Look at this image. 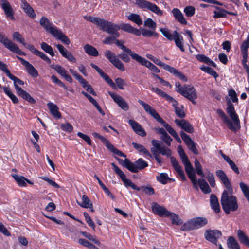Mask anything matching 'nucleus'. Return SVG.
Masks as SVG:
<instances>
[{
    "label": "nucleus",
    "mask_w": 249,
    "mask_h": 249,
    "mask_svg": "<svg viewBox=\"0 0 249 249\" xmlns=\"http://www.w3.org/2000/svg\"><path fill=\"white\" fill-rule=\"evenodd\" d=\"M233 193V188H231V192L226 189L222 194L221 204L223 211L227 214H229L231 211H236L238 208L237 198L232 195Z\"/></svg>",
    "instance_id": "1"
},
{
    "label": "nucleus",
    "mask_w": 249,
    "mask_h": 249,
    "mask_svg": "<svg viewBox=\"0 0 249 249\" xmlns=\"http://www.w3.org/2000/svg\"><path fill=\"white\" fill-rule=\"evenodd\" d=\"M108 28V34L110 35H115L117 37L120 36V34L118 31L120 29L137 36L141 35V31L133 27L129 24L121 23L117 25L110 21Z\"/></svg>",
    "instance_id": "2"
},
{
    "label": "nucleus",
    "mask_w": 249,
    "mask_h": 249,
    "mask_svg": "<svg viewBox=\"0 0 249 249\" xmlns=\"http://www.w3.org/2000/svg\"><path fill=\"white\" fill-rule=\"evenodd\" d=\"M175 86L177 88L176 90L177 92L188 99L194 105L196 104L195 100L197 98V95L196 91L193 86L185 85L183 89L179 82H176Z\"/></svg>",
    "instance_id": "3"
},
{
    "label": "nucleus",
    "mask_w": 249,
    "mask_h": 249,
    "mask_svg": "<svg viewBox=\"0 0 249 249\" xmlns=\"http://www.w3.org/2000/svg\"><path fill=\"white\" fill-rule=\"evenodd\" d=\"M208 223L207 219L204 217H196L189 220L181 227L182 231H192L204 227Z\"/></svg>",
    "instance_id": "4"
},
{
    "label": "nucleus",
    "mask_w": 249,
    "mask_h": 249,
    "mask_svg": "<svg viewBox=\"0 0 249 249\" xmlns=\"http://www.w3.org/2000/svg\"><path fill=\"white\" fill-rule=\"evenodd\" d=\"M124 166L126 168L133 173H137L139 170L143 169L148 166V163L142 159L140 158L134 163L131 162L128 159L124 160Z\"/></svg>",
    "instance_id": "5"
},
{
    "label": "nucleus",
    "mask_w": 249,
    "mask_h": 249,
    "mask_svg": "<svg viewBox=\"0 0 249 249\" xmlns=\"http://www.w3.org/2000/svg\"><path fill=\"white\" fill-rule=\"evenodd\" d=\"M84 18L86 20L96 24L101 30L108 33L110 21L98 17H93L91 16H85Z\"/></svg>",
    "instance_id": "6"
},
{
    "label": "nucleus",
    "mask_w": 249,
    "mask_h": 249,
    "mask_svg": "<svg viewBox=\"0 0 249 249\" xmlns=\"http://www.w3.org/2000/svg\"><path fill=\"white\" fill-rule=\"evenodd\" d=\"M182 161L185 166V172L193 184V187L198 190V187H197V179L195 172L188 158L182 160Z\"/></svg>",
    "instance_id": "7"
},
{
    "label": "nucleus",
    "mask_w": 249,
    "mask_h": 249,
    "mask_svg": "<svg viewBox=\"0 0 249 249\" xmlns=\"http://www.w3.org/2000/svg\"><path fill=\"white\" fill-rule=\"evenodd\" d=\"M111 165L113 167L114 171L120 177L125 186H130L132 189L137 191L140 190V187L133 183L130 179L126 178L124 173L114 163H112Z\"/></svg>",
    "instance_id": "8"
},
{
    "label": "nucleus",
    "mask_w": 249,
    "mask_h": 249,
    "mask_svg": "<svg viewBox=\"0 0 249 249\" xmlns=\"http://www.w3.org/2000/svg\"><path fill=\"white\" fill-rule=\"evenodd\" d=\"M157 65L163 67V68L173 74L175 76L178 78L180 80L186 82L188 80L187 78L181 72L178 71L175 68L167 65L161 61L159 60V62L157 64Z\"/></svg>",
    "instance_id": "9"
},
{
    "label": "nucleus",
    "mask_w": 249,
    "mask_h": 249,
    "mask_svg": "<svg viewBox=\"0 0 249 249\" xmlns=\"http://www.w3.org/2000/svg\"><path fill=\"white\" fill-rule=\"evenodd\" d=\"M222 236L221 232L218 230L207 229L205 231L204 237L205 239L214 244L217 245V240Z\"/></svg>",
    "instance_id": "10"
},
{
    "label": "nucleus",
    "mask_w": 249,
    "mask_h": 249,
    "mask_svg": "<svg viewBox=\"0 0 249 249\" xmlns=\"http://www.w3.org/2000/svg\"><path fill=\"white\" fill-rule=\"evenodd\" d=\"M180 136L184 141L189 149L195 155H198L199 152L196 147V143H195L191 138L183 131L180 132Z\"/></svg>",
    "instance_id": "11"
},
{
    "label": "nucleus",
    "mask_w": 249,
    "mask_h": 249,
    "mask_svg": "<svg viewBox=\"0 0 249 249\" xmlns=\"http://www.w3.org/2000/svg\"><path fill=\"white\" fill-rule=\"evenodd\" d=\"M108 94L122 109L124 111L129 109L128 104L121 96L112 92H108Z\"/></svg>",
    "instance_id": "12"
},
{
    "label": "nucleus",
    "mask_w": 249,
    "mask_h": 249,
    "mask_svg": "<svg viewBox=\"0 0 249 249\" xmlns=\"http://www.w3.org/2000/svg\"><path fill=\"white\" fill-rule=\"evenodd\" d=\"M16 57L21 62L22 64L25 67L27 72L30 75L33 77H36L38 76L37 70L28 61L18 56H16Z\"/></svg>",
    "instance_id": "13"
},
{
    "label": "nucleus",
    "mask_w": 249,
    "mask_h": 249,
    "mask_svg": "<svg viewBox=\"0 0 249 249\" xmlns=\"http://www.w3.org/2000/svg\"><path fill=\"white\" fill-rule=\"evenodd\" d=\"M216 175L218 178L221 181L226 189L228 191H231V183L225 172L222 170H217L216 172Z\"/></svg>",
    "instance_id": "14"
},
{
    "label": "nucleus",
    "mask_w": 249,
    "mask_h": 249,
    "mask_svg": "<svg viewBox=\"0 0 249 249\" xmlns=\"http://www.w3.org/2000/svg\"><path fill=\"white\" fill-rule=\"evenodd\" d=\"M99 139L105 145L108 149L111 151L114 154L121 157L125 158L126 157V155L125 154L119 150L118 149L116 148L107 139L104 138L103 136L101 135Z\"/></svg>",
    "instance_id": "15"
},
{
    "label": "nucleus",
    "mask_w": 249,
    "mask_h": 249,
    "mask_svg": "<svg viewBox=\"0 0 249 249\" xmlns=\"http://www.w3.org/2000/svg\"><path fill=\"white\" fill-rule=\"evenodd\" d=\"M40 24L47 32L53 35L56 31V28L52 25L50 20L45 17H42L40 20Z\"/></svg>",
    "instance_id": "16"
},
{
    "label": "nucleus",
    "mask_w": 249,
    "mask_h": 249,
    "mask_svg": "<svg viewBox=\"0 0 249 249\" xmlns=\"http://www.w3.org/2000/svg\"><path fill=\"white\" fill-rule=\"evenodd\" d=\"M152 212L159 216H167L169 213V211L164 207L161 206L156 202H153L151 206Z\"/></svg>",
    "instance_id": "17"
},
{
    "label": "nucleus",
    "mask_w": 249,
    "mask_h": 249,
    "mask_svg": "<svg viewBox=\"0 0 249 249\" xmlns=\"http://www.w3.org/2000/svg\"><path fill=\"white\" fill-rule=\"evenodd\" d=\"M176 124L180 127L182 129L188 133H193L194 131V128L191 124L187 121L182 119L178 120L176 119L175 121Z\"/></svg>",
    "instance_id": "18"
},
{
    "label": "nucleus",
    "mask_w": 249,
    "mask_h": 249,
    "mask_svg": "<svg viewBox=\"0 0 249 249\" xmlns=\"http://www.w3.org/2000/svg\"><path fill=\"white\" fill-rule=\"evenodd\" d=\"M151 143L162 155H165L167 157L171 156L172 152L170 149L164 146H161L158 140H152Z\"/></svg>",
    "instance_id": "19"
},
{
    "label": "nucleus",
    "mask_w": 249,
    "mask_h": 249,
    "mask_svg": "<svg viewBox=\"0 0 249 249\" xmlns=\"http://www.w3.org/2000/svg\"><path fill=\"white\" fill-rule=\"evenodd\" d=\"M217 113L221 117L223 122L228 128L231 131H235L236 129L233 127L232 122L228 118L221 109L217 110Z\"/></svg>",
    "instance_id": "20"
},
{
    "label": "nucleus",
    "mask_w": 249,
    "mask_h": 249,
    "mask_svg": "<svg viewBox=\"0 0 249 249\" xmlns=\"http://www.w3.org/2000/svg\"><path fill=\"white\" fill-rule=\"evenodd\" d=\"M0 5L6 16L11 19H14L13 11L8 1L6 0H0Z\"/></svg>",
    "instance_id": "21"
},
{
    "label": "nucleus",
    "mask_w": 249,
    "mask_h": 249,
    "mask_svg": "<svg viewBox=\"0 0 249 249\" xmlns=\"http://www.w3.org/2000/svg\"><path fill=\"white\" fill-rule=\"evenodd\" d=\"M129 124L132 127L133 130L139 135L143 137L146 136V133L141 125L136 121L133 120H129Z\"/></svg>",
    "instance_id": "22"
},
{
    "label": "nucleus",
    "mask_w": 249,
    "mask_h": 249,
    "mask_svg": "<svg viewBox=\"0 0 249 249\" xmlns=\"http://www.w3.org/2000/svg\"><path fill=\"white\" fill-rule=\"evenodd\" d=\"M170 160L172 165L175 170L178 174V175L183 180H185L186 178L184 171L182 169L177 160L173 157H171L170 158Z\"/></svg>",
    "instance_id": "23"
},
{
    "label": "nucleus",
    "mask_w": 249,
    "mask_h": 249,
    "mask_svg": "<svg viewBox=\"0 0 249 249\" xmlns=\"http://www.w3.org/2000/svg\"><path fill=\"white\" fill-rule=\"evenodd\" d=\"M29 50L36 55L40 57L42 60L46 61L47 63H51V59L48 58L47 56L45 55L43 53L36 49L33 45H32V46H29Z\"/></svg>",
    "instance_id": "24"
},
{
    "label": "nucleus",
    "mask_w": 249,
    "mask_h": 249,
    "mask_svg": "<svg viewBox=\"0 0 249 249\" xmlns=\"http://www.w3.org/2000/svg\"><path fill=\"white\" fill-rule=\"evenodd\" d=\"M174 39L175 40L176 45L179 48L182 52H184L183 47V38L182 36L180 35L177 31L174 32Z\"/></svg>",
    "instance_id": "25"
},
{
    "label": "nucleus",
    "mask_w": 249,
    "mask_h": 249,
    "mask_svg": "<svg viewBox=\"0 0 249 249\" xmlns=\"http://www.w3.org/2000/svg\"><path fill=\"white\" fill-rule=\"evenodd\" d=\"M21 7L23 9L24 12L30 17L35 18L36 17V15L34 12V9L25 0H21Z\"/></svg>",
    "instance_id": "26"
},
{
    "label": "nucleus",
    "mask_w": 249,
    "mask_h": 249,
    "mask_svg": "<svg viewBox=\"0 0 249 249\" xmlns=\"http://www.w3.org/2000/svg\"><path fill=\"white\" fill-rule=\"evenodd\" d=\"M19 92H17L18 95L31 104H35L36 100L33 98L27 92L22 88L18 89Z\"/></svg>",
    "instance_id": "27"
},
{
    "label": "nucleus",
    "mask_w": 249,
    "mask_h": 249,
    "mask_svg": "<svg viewBox=\"0 0 249 249\" xmlns=\"http://www.w3.org/2000/svg\"><path fill=\"white\" fill-rule=\"evenodd\" d=\"M132 58L135 60L136 61L140 63L141 65L146 67L149 69H150L151 67L154 65L150 61L142 57V56H141L140 55H138L136 53L133 55Z\"/></svg>",
    "instance_id": "28"
},
{
    "label": "nucleus",
    "mask_w": 249,
    "mask_h": 249,
    "mask_svg": "<svg viewBox=\"0 0 249 249\" xmlns=\"http://www.w3.org/2000/svg\"><path fill=\"white\" fill-rule=\"evenodd\" d=\"M172 13L176 20L182 24L186 25L187 22L183 17L181 12L178 8H175L172 10Z\"/></svg>",
    "instance_id": "29"
},
{
    "label": "nucleus",
    "mask_w": 249,
    "mask_h": 249,
    "mask_svg": "<svg viewBox=\"0 0 249 249\" xmlns=\"http://www.w3.org/2000/svg\"><path fill=\"white\" fill-rule=\"evenodd\" d=\"M210 203L212 208L215 213H218L220 211L218 200L216 195L214 194H212L211 195Z\"/></svg>",
    "instance_id": "30"
},
{
    "label": "nucleus",
    "mask_w": 249,
    "mask_h": 249,
    "mask_svg": "<svg viewBox=\"0 0 249 249\" xmlns=\"http://www.w3.org/2000/svg\"><path fill=\"white\" fill-rule=\"evenodd\" d=\"M47 106L53 116L56 118H61V113L58 110V107L54 104L50 102L47 104Z\"/></svg>",
    "instance_id": "31"
},
{
    "label": "nucleus",
    "mask_w": 249,
    "mask_h": 249,
    "mask_svg": "<svg viewBox=\"0 0 249 249\" xmlns=\"http://www.w3.org/2000/svg\"><path fill=\"white\" fill-rule=\"evenodd\" d=\"M197 184H198L200 189L204 194H208L211 192V188L204 179L199 178L198 180H197Z\"/></svg>",
    "instance_id": "32"
},
{
    "label": "nucleus",
    "mask_w": 249,
    "mask_h": 249,
    "mask_svg": "<svg viewBox=\"0 0 249 249\" xmlns=\"http://www.w3.org/2000/svg\"><path fill=\"white\" fill-rule=\"evenodd\" d=\"M53 36L56 37L58 39L60 40L63 43L69 45L70 40L68 37L64 35L61 31L57 29L54 33L52 35Z\"/></svg>",
    "instance_id": "33"
},
{
    "label": "nucleus",
    "mask_w": 249,
    "mask_h": 249,
    "mask_svg": "<svg viewBox=\"0 0 249 249\" xmlns=\"http://www.w3.org/2000/svg\"><path fill=\"white\" fill-rule=\"evenodd\" d=\"M237 236L240 242L244 245L249 247V238L241 230L237 231Z\"/></svg>",
    "instance_id": "34"
},
{
    "label": "nucleus",
    "mask_w": 249,
    "mask_h": 249,
    "mask_svg": "<svg viewBox=\"0 0 249 249\" xmlns=\"http://www.w3.org/2000/svg\"><path fill=\"white\" fill-rule=\"evenodd\" d=\"M84 50L89 55L97 56L99 55V53L97 49L91 45L89 44L85 45L84 46Z\"/></svg>",
    "instance_id": "35"
},
{
    "label": "nucleus",
    "mask_w": 249,
    "mask_h": 249,
    "mask_svg": "<svg viewBox=\"0 0 249 249\" xmlns=\"http://www.w3.org/2000/svg\"><path fill=\"white\" fill-rule=\"evenodd\" d=\"M229 115L233 121L232 123L233 127L236 129V130L234 132H236L240 128V120L239 119L238 116L236 112H234L233 113H230Z\"/></svg>",
    "instance_id": "36"
},
{
    "label": "nucleus",
    "mask_w": 249,
    "mask_h": 249,
    "mask_svg": "<svg viewBox=\"0 0 249 249\" xmlns=\"http://www.w3.org/2000/svg\"><path fill=\"white\" fill-rule=\"evenodd\" d=\"M196 58L200 62H204L207 65L212 66L214 67H216L214 62L212 61L209 57L203 54H198L196 55Z\"/></svg>",
    "instance_id": "37"
},
{
    "label": "nucleus",
    "mask_w": 249,
    "mask_h": 249,
    "mask_svg": "<svg viewBox=\"0 0 249 249\" xmlns=\"http://www.w3.org/2000/svg\"><path fill=\"white\" fill-rule=\"evenodd\" d=\"M13 39H16L17 41L19 42L26 48L29 49V46H32L31 44H27L25 42L24 39L22 37L21 34L18 32H15L13 34Z\"/></svg>",
    "instance_id": "38"
},
{
    "label": "nucleus",
    "mask_w": 249,
    "mask_h": 249,
    "mask_svg": "<svg viewBox=\"0 0 249 249\" xmlns=\"http://www.w3.org/2000/svg\"><path fill=\"white\" fill-rule=\"evenodd\" d=\"M227 246L229 249H240V246L232 236H230L227 240Z\"/></svg>",
    "instance_id": "39"
},
{
    "label": "nucleus",
    "mask_w": 249,
    "mask_h": 249,
    "mask_svg": "<svg viewBox=\"0 0 249 249\" xmlns=\"http://www.w3.org/2000/svg\"><path fill=\"white\" fill-rule=\"evenodd\" d=\"M82 199V201L81 203L78 202V201L77 202L79 206L85 208H88L89 207H91L92 203L86 195H83Z\"/></svg>",
    "instance_id": "40"
},
{
    "label": "nucleus",
    "mask_w": 249,
    "mask_h": 249,
    "mask_svg": "<svg viewBox=\"0 0 249 249\" xmlns=\"http://www.w3.org/2000/svg\"><path fill=\"white\" fill-rule=\"evenodd\" d=\"M168 215H167L166 217H169L171 219L172 224L177 225L182 224L183 221L179 218L178 215L170 212H169V213H168Z\"/></svg>",
    "instance_id": "41"
},
{
    "label": "nucleus",
    "mask_w": 249,
    "mask_h": 249,
    "mask_svg": "<svg viewBox=\"0 0 249 249\" xmlns=\"http://www.w3.org/2000/svg\"><path fill=\"white\" fill-rule=\"evenodd\" d=\"M132 145L133 147L137 150L139 152L144 153L145 155L148 156L151 158L152 157V155L150 152L142 145L135 142H133Z\"/></svg>",
    "instance_id": "42"
},
{
    "label": "nucleus",
    "mask_w": 249,
    "mask_h": 249,
    "mask_svg": "<svg viewBox=\"0 0 249 249\" xmlns=\"http://www.w3.org/2000/svg\"><path fill=\"white\" fill-rule=\"evenodd\" d=\"M8 77L10 79H11L12 80H13L14 81V86H15V88L17 92H19V90L18 89V88H21L19 87L18 85V84L19 85H23L24 84V82L22 80L19 79L18 78L14 76L12 74H11L10 75H9Z\"/></svg>",
    "instance_id": "43"
},
{
    "label": "nucleus",
    "mask_w": 249,
    "mask_h": 249,
    "mask_svg": "<svg viewBox=\"0 0 249 249\" xmlns=\"http://www.w3.org/2000/svg\"><path fill=\"white\" fill-rule=\"evenodd\" d=\"M116 45L120 47L121 49H122L124 52L128 53L130 56L132 58L133 55L135 54V53L132 52L131 49L127 48L122 43H121V41L119 40H115Z\"/></svg>",
    "instance_id": "44"
},
{
    "label": "nucleus",
    "mask_w": 249,
    "mask_h": 249,
    "mask_svg": "<svg viewBox=\"0 0 249 249\" xmlns=\"http://www.w3.org/2000/svg\"><path fill=\"white\" fill-rule=\"evenodd\" d=\"M215 8L218 10V11H214V15L213 17L214 18H225L226 17L227 11L219 7L215 6Z\"/></svg>",
    "instance_id": "45"
},
{
    "label": "nucleus",
    "mask_w": 249,
    "mask_h": 249,
    "mask_svg": "<svg viewBox=\"0 0 249 249\" xmlns=\"http://www.w3.org/2000/svg\"><path fill=\"white\" fill-rule=\"evenodd\" d=\"M128 19L135 22L138 25L142 24V21L138 14L132 13L128 16Z\"/></svg>",
    "instance_id": "46"
},
{
    "label": "nucleus",
    "mask_w": 249,
    "mask_h": 249,
    "mask_svg": "<svg viewBox=\"0 0 249 249\" xmlns=\"http://www.w3.org/2000/svg\"><path fill=\"white\" fill-rule=\"evenodd\" d=\"M82 235H83L85 238H88L89 240L93 242L95 244L100 246V242L97 239V238L95 236L92 235L91 234L87 232L86 231H80V232Z\"/></svg>",
    "instance_id": "47"
},
{
    "label": "nucleus",
    "mask_w": 249,
    "mask_h": 249,
    "mask_svg": "<svg viewBox=\"0 0 249 249\" xmlns=\"http://www.w3.org/2000/svg\"><path fill=\"white\" fill-rule=\"evenodd\" d=\"M41 48L43 51L49 53L52 56H54L55 54L52 47L49 45L47 43L45 42H42L41 44Z\"/></svg>",
    "instance_id": "48"
},
{
    "label": "nucleus",
    "mask_w": 249,
    "mask_h": 249,
    "mask_svg": "<svg viewBox=\"0 0 249 249\" xmlns=\"http://www.w3.org/2000/svg\"><path fill=\"white\" fill-rule=\"evenodd\" d=\"M150 88L153 92L156 93L158 95L162 97V98H165L166 100L167 98L170 99V95H168L167 93L160 89L153 87H150Z\"/></svg>",
    "instance_id": "49"
},
{
    "label": "nucleus",
    "mask_w": 249,
    "mask_h": 249,
    "mask_svg": "<svg viewBox=\"0 0 249 249\" xmlns=\"http://www.w3.org/2000/svg\"><path fill=\"white\" fill-rule=\"evenodd\" d=\"M12 177L19 186L21 187H24L26 186V183L25 182V178L22 176H18L16 174L12 175Z\"/></svg>",
    "instance_id": "50"
},
{
    "label": "nucleus",
    "mask_w": 249,
    "mask_h": 249,
    "mask_svg": "<svg viewBox=\"0 0 249 249\" xmlns=\"http://www.w3.org/2000/svg\"><path fill=\"white\" fill-rule=\"evenodd\" d=\"M135 3L140 8L148 10L151 2L145 0H136Z\"/></svg>",
    "instance_id": "51"
},
{
    "label": "nucleus",
    "mask_w": 249,
    "mask_h": 249,
    "mask_svg": "<svg viewBox=\"0 0 249 249\" xmlns=\"http://www.w3.org/2000/svg\"><path fill=\"white\" fill-rule=\"evenodd\" d=\"M194 163L197 174L202 178L204 177L205 174H204L202 171V167L200 162L198 161V160L196 159L195 160Z\"/></svg>",
    "instance_id": "52"
},
{
    "label": "nucleus",
    "mask_w": 249,
    "mask_h": 249,
    "mask_svg": "<svg viewBox=\"0 0 249 249\" xmlns=\"http://www.w3.org/2000/svg\"><path fill=\"white\" fill-rule=\"evenodd\" d=\"M142 34V35L145 37H151L152 36H154L156 37H158V34L156 32L153 31L149 30L146 29H142L141 30V34Z\"/></svg>",
    "instance_id": "53"
},
{
    "label": "nucleus",
    "mask_w": 249,
    "mask_h": 249,
    "mask_svg": "<svg viewBox=\"0 0 249 249\" xmlns=\"http://www.w3.org/2000/svg\"><path fill=\"white\" fill-rule=\"evenodd\" d=\"M116 68L119 70L124 71H125V67L122 62L119 58L113 59V61L111 63Z\"/></svg>",
    "instance_id": "54"
},
{
    "label": "nucleus",
    "mask_w": 249,
    "mask_h": 249,
    "mask_svg": "<svg viewBox=\"0 0 249 249\" xmlns=\"http://www.w3.org/2000/svg\"><path fill=\"white\" fill-rule=\"evenodd\" d=\"M51 67L54 69L62 77H64L67 73L65 69L59 65H52Z\"/></svg>",
    "instance_id": "55"
},
{
    "label": "nucleus",
    "mask_w": 249,
    "mask_h": 249,
    "mask_svg": "<svg viewBox=\"0 0 249 249\" xmlns=\"http://www.w3.org/2000/svg\"><path fill=\"white\" fill-rule=\"evenodd\" d=\"M78 243L81 245H82L84 247H88L90 249H95L96 248H98L97 247L95 246L94 245L90 243L89 241H88V240H87L85 239H83V238L79 239L78 240Z\"/></svg>",
    "instance_id": "56"
},
{
    "label": "nucleus",
    "mask_w": 249,
    "mask_h": 249,
    "mask_svg": "<svg viewBox=\"0 0 249 249\" xmlns=\"http://www.w3.org/2000/svg\"><path fill=\"white\" fill-rule=\"evenodd\" d=\"M239 185L245 197L249 202V187L243 182H240Z\"/></svg>",
    "instance_id": "57"
},
{
    "label": "nucleus",
    "mask_w": 249,
    "mask_h": 249,
    "mask_svg": "<svg viewBox=\"0 0 249 249\" xmlns=\"http://www.w3.org/2000/svg\"><path fill=\"white\" fill-rule=\"evenodd\" d=\"M200 69L203 71L211 74L215 78L218 76V75L215 71L213 70L211 68L205 66H203L200 68Z\"/></svg>",
    "instance_id": "58"
},
{
    "label": "nucleus",
    "mask_w": 249,
    "mask_h": 249,
    "mask_svg": "<svg viewBox=\"0 0 249 249\" xmlns=\"http://www.w3.org/2000/svg\"><path fill=\"white\" fill-rule=\"evenodd\" d=\"M157 179L162 184H165L167 183V180L171 178L166 173H160L159 176L157 177Z\"/></svg>",
    "instance_id": "59"
},
{
    "label": "nucleus",
    "mask_w": 249,
    "mask_h": 249,
    "mask_svg": "<svg viewBox=\"0 0 249 249\" xmlns=\"http://www.w3.org/2000/svg\"><path fill=\"white\" fill-rule=\"evenodd\" d=\"M160 31L163 34V35L166 37L169 40H173L174 39V33L172 35L169 31V30L167 28H160Z\"/></svg>",
    "instance_id": "60"
},
{
    "label": "nucleus",
    "mask_w": 249,
    "mask_h": 249,
    "mask_svg": "<svg viewBox=\"0 0 249 249\" xmlns=\"http://www.w3.org/2000/svg\"><path fill=\"white\" fill-rule=\"evenodd\" d=\"M206 178L209 181L211 186L214 187L215 186V181L213 174L210 172H208L206 173Z\"/></svg>",
    "instance_id": "61"
},
{
    "label": "nucleus",
    "mask_w": 249,
    "mask_h": 249,
    "mask_svg": "<svg viewBox=\"0 0 249 249\" xmlns=\"http://www.w3.org/2000/svg\"><path fill=\"white\" fill-rule=\"evenodd\" d=\"M184 12L186 16L191 17L195 13V8L192 6H187L184 8Z\"/></svg>",
    "instance_id": "62"
},
{
    "label": "nucleus",
    "mask_w": 249,
    "mask_h": 249,
    "mask_svg": "<svg viewBox=\"0 0 249 249\" xmlns=\"http://www.w3.org/2000/svg\"><path fill=\"white\" fill-rule=\"evenodd\" d=\"M144 26L147 27L153 30L156 28V23L152 19L148 18L144 22Z\"/></svg>",
    "instance_id": "63"
},
{
    "label": "nucleus",
    "mask_w": 249,
    "mask_h": 249,
    "mask_svg": "<svg viewBox=\"0 0 249 249\" xmlns=\"http://www.w3.org/2000/svg\"><path fill=\"white\" fill-rule=\"evenodd\" d=\"M148 10L159 16H161L163 14L162 11L156 5L152 3L150 4Z\"/></svg>",
    "instance_id": "64"
}]
</instances>
